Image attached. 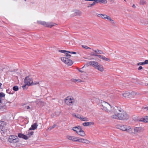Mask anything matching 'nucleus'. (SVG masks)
Segmentation results:
<instances>
[{"label":"nucleus","instance_id":"a18cd8bd","mask_svg":"<svg viewBox=\"0 0 148 148\" xmlns=\"http://www.w3.org/2000/svg\"><path fill=\"white\" fill-rule=\"evenodd\" d=\"M96 3H95V2H93V3H92L90 4V6H92L94 5Z\"/></svg>","mask_w":148,"mask_h":148},{"label":"nucleus","instance_id":"0e129e2a","mask_svg":"<svg viewBox=\"0 0 148 148\" xmlns=\"http://www.w3.org/2000/svg\"><path fill=\"white\" fill-rule=\"evenodd\" d=\"M147 85L148 86V84H147Z\"/></svg>","mask_w":148,"mask_h":148},{"label":"nucleus","instance_id":"052dcab7","mask_svg":"<svg viewBox=\"0 0 148 148\" xmlns=\"http://www.w3.org/2000/svg\"><path fill=\"white\" fill-rule=\"evenodd\" d=\"M147 110H148V107L147 108Z\"/></svg>","mask_w":148,"mask_h":148},{"label":"nucleus","instance_id":"9b49d317","mask_svg":"<svg viewBox=\"0 0 148 148\" xmlns=\"http://www.w3.org/2000/svg\"><path fill=\"white\" fill-rule=\"evenodd\" d=\"M25 82L29 86L31 85L32 83V78H29V76L26 77L25 79Z\"/></svg>","mask_w":148,"mask_h":148},{"label":"nucleus","instance_id":"c9c22d12","mask_svg":"<svg viewBox=\"0 0 148 148\" xmlns=\"http://www.w3.org/2000/svg\"><path fill=\"white\" fill-rule=\"evenodd\" d=\"M13 89L15 91H17L18 90V87L17 86H15L13 87Z\"/></svg>","mask_w":148,"mask_h":148},{"label":"nucleus","instance_id":"20e7f679","mask_svg":"<svg viewBox=\"0 0 148 148\" xmlns=\"http://www.w3.org/2000/svg\"><path fill=\"white\" fill-rule=\"evenodd\" d=\"M61 59L62 62L67 64L68 66H71L73 63V62L72 60L66 57H61Z\"/></svg>","mask_w":148,"mask_h":148},{"label":"nucleus","instance_id":"603ef678","mask_svg":"<svg viewBox=\"0 0 148 148\" xmlns=\"http://www.w3.org/2000/svg\"><path fill=\"white\" fill-rule=\"evenodd\" d=\"M77 69L81 73H82L83 72V71H82V70H81L80 69L78 68Z\"/></svg>","mask_w":148,"mask_h":148},{"label":"nucleus","instance_id":"473e14b6","mask_svg":"<svg viewBox=\"0 0 148 148\" xmlns=\"http://www.w3.org/2000/svg\"><path fill=\"white\" fill-rule=\"evenodd\" d=\"M66 54L65 55V56L67 58H70L71 56V55L69 53H68L66 52Z\"/></svg>","mask_w":148,"mask_h":148},{"label":"nucleus","instance_id":"de8ad7c7","mask_svg":"<svg viewBox=\"0 0 148 148\" xmlns=\"http://www.w3.org/2000/svg\"><path fill=\"white\" fill-rule=\"evenodd\" d=\"M25 109H30V107H29V106H25Z\"/></svg>","mask_w":148,"mask_h":148},{"label":"nucleus","instance_id":"c03bdc74","mask_svg":"<svg viewBox=\"0 0 148 148\" xmlns=\"http://www.w3.org/2000/svg\"><path fill=\"white\" fill-rule=\"evenodd\" d=\"M143 62L144 64H148V60H146Z\"/></svg>","mask_w":148,"mask_h":148},{"label":"nucleus","instance_id":"b1692460","mask_svg":"<svg viewBox=\"0 0 148 148\" xmlns=\"http://www.w3.org/2000/svg\"><path fill=\"white\" fill-rule=\"evenodd\" d=\"M7 108L6 106L3 103H0V109L1 110H3L6 109Z\"/></svg>","mask_w":148,"mask_h":148},{"label":"nucleus","instance_id":"4c0bfd02","mask_svg":"<svg viewBox=\"0 0 148 148\" xmlns=\"http://www.w3.org/2000/svg\"><path fill=\"white\" fill-rule=\"evenodd\" d=\"M5 95L3 92H0V98L4 97Z\"/></svg>","mask_w":148,"mask_h":148},{"label":"nucleus","instance_id":"4be33fe9","mask_svg":"<svg viewBox=\"0 0 148 148\" xmlns=\"http://www.w3.org/2000/svg\"><path fill=\"white\" fill-rule=\"evenodd\" d=\"M140 121L144 123H148V116H146L144 118L141 119L140 120Z\"/></svg>","mask_w":148,"mask_h":148},{"label":"nucleus","instance_id":"423d86ee","mask_svg":"<svg viewBox=\"0 0 148 148\" xmlns=\"http://www.w3.org/2000/svg\"><path fill=\"white\" fill-rule=\"evenodd\" d=\"M98 17L101 18L103 19H107L110 21L111 23L113 25L115 24L114 21L112 20L111 18L106 14H99L97 15Z\"/></svg>","mask_w":148,"mask_h":148},{"label":"nucleus","instance_id":"c85d7f7f","mask_svg":"<svg viewBox=\"0 0 148 148\" xmlns=\"http://www.w3.org/2000/svg\"><path fill=\"white\" fill-rule=\"evenodd\" d=\"M80 120L82 121H88V119L86 117H81Z\"/></svg>","mask_w":148,"mask_h":148},{"label":"nucleus","instance_id":"79ce46f5","mask_svg":"<svg viewBox=\"0 0 148 148\" xmlns=\"http://www.w3.org/2000/svg\"><path fill=\"white\" fill-rule=\"evenodd\" d=\"M82 116L80 115L79 114H78L77 115L76 118H77L78 119H79L80 120Z\"/></svg>","mask_w":148,"mask_h":148},{"label":"nucleus","instance_id":"a19ab883","mask_svg":"<svg viewBox=\"0 0 148 148\" xmlns=\"http://www.w3.org/2000/svg\"><path fill=\"white\" fill-rule=\"evenodd\" d=\"M144 63L143 62H139L137 64V65L138 66H140V65H144Z\"/></svg>","mask_w":148,"mask_h":148},{"label":"nucleus","instance_id":"4468645a","mask_svg":"<svg viewBox=\"0 0 148 148\" xmlns=\"http://www.w3.org/2000/svg\"><path fill=\"white\" fill-rule=\"evenodd\" d=\"M82 128L80 126H78L74 127L73 128L72 130L78 133L79 131L81 130Z\"/></svg>","mask_w":148,"mask_h":148},{"label":"nucleus","instance_id":"4d7b16f0","mask_svg":"<svg viewBox=\"0 0 148 148\" xmlns=\"http://www.w3.org/2000/svg\"><path fill=\"white\" fill-rule=\"evenodd\" d=\"M91 6H90V4H89V5H88V6H87V7H88V8H89V7H90Z\"/></svg>","mask_w":148,"mask_h":148},{"label":"nucleus","instance_id":"393cba45","mask_svg":"<svg viewBox=\"0 0 148 148\" xmlns=\"http://www.w3.org/2000/svg\"><path fill=\"white\" fill-rule=\"evenodd\" d=\"M130 95V94L127 92H125L122 94L123 96L125 97H129Z\"/></svg>","mask_w":148,"mask_h":148},{"label":"nucleus","instance_id":"f257e3e1","mask_svg":"<svg viewBox=\"0 0 148 148\" xmlns=\"http://www.w3.org/2000/svg\"><path fill=\"white\" fill-rule=\"evenodd\" d=\"M113 114L110 117L113 119L119 120H126L128 119L129 116L126 112L122 109L116 107L112 111Z\"/></svg>","mask_w":148,"mask_h":148},{"label":"nucleus","instance_id":"49530a36","mask_svg":"<svg viewBox=\"0 0 148 148\" xmlns=\"http://www.w3.org/2000/svg\"><path fill=\"white\" fill-rule=\"evenodd\" d=\"M143 69V67L142 66H140L138 68V70L139 71Z\"/></svg>","mask_w":148,"mask_h":148},{"label":"nucleus","instance_id":"9d476101","mask_svg":"<svg viewBox=\"0 0 148 148\" xmlns=\"http://www.w3.org/2000/svg\"><path fill=\"white\" fill-rule=\"evenodd\" d=\"M94 51L90 53V55L91 56H95V55H99V54H104L103 52L101 50L98 49L96 50L92 49Z\"/></svg>","mask_w":148,"mask_h":148},{"label":"nucleus","instance_id":"f03ea898","mask_svg":"<svg viewBox=\"0 0 148 148\" xmlns=\"http://www.w3.org/2000/svg\"><path fill=\"white\" fill-rule=\"evenodd\" d=\"M101 108L104 111L108 113H110L112 114L113 112H112V111L113 110V109H112L111 106L107 102L105 101L102 102Z\"/></svg>","mask_w":148,"mask_h":148},{"label":"nucleus","instance_id":"5fc2aeb1","mask_svg":"<svg viewBox=\"0 0 148 148\" xmlns=\"http://www.w3.org/2000/svg\"><path fill=\"white\" fill-rule=\"evenodd\" d=\"M132 7H133V8H136V6L134 4H133L132 6Z\"/></svg>","mask_w":148,"mask_h":148},{"label":"nucleus","instance_id":"412c9836","mask_svg":"<svg viewBox=\"0 0 148 148\" xmlns=\"http://www.w3.org/2000/svg\"><path fill=\"white\" fill-rule=\"evenodd\" d=\"M59 51L60 52H61L62 53H65V52L69 53H70L72 54H76V52H75L68 51H66L65 50H59Z\"/></svg>","mask_w":148,"mask_h":148},{"label":"nucleus","instance_id":"f8f14e48","mask_svg":"<svg viewBox=\"0 0 148 148\" xmlns=\"http://www.w3.org/2000/svg\"><path fill=\"white\" fill-rule=\"evenodd\" d=\"M77 142L79 143H82L86 144H88L90 143V141L86 139H84L82 138H80L79 137L78 138Z\"/></svg>","mask_w":148,"mask_h":148},{"label":"nucleus","instance_id":"680f3d73","mask_svg":"<svg viewBox=\"0 0 148 148\" xmlns=\"http://www.w3.org/2000/svg\"><path fill=\"white\" fill-rule=\"evenodd\" d=\"M124 1H126V0H124Z\"/></svg>","mask_w":148,"mask_h":148},{"label":"nucleus","instance_id":"3c124183","mask_svg":"<svg viewBox=\"0 0 148 148\" xmlns=\"http://www.w3.org/2000/svg\"><path fill=\"white\" fill-rule=\"evenodd\" d=\"M147 107H143L142 108V109H147Z\"/></svg>","mask_w":148,"mask_h":148},{"label":"nucleus","instance_id":"13d9d810","mask_svg":"<svg viewBox=\"0 0 148 148\" xmlns=\"http://www.w3.org/2000/svg\"><path fill=\"white\" fill-rule=\"evenodd\" d=\"M85 1H91V0H84Z\"/></svg>","mask_w":148,"mask_h":148},{"label":"nucleus","instance_id":"6e6d98bb","mask_svg":"<svg viewBox=\"0 0 148 148\" xmlns=\"http://www.w3.org/2000/svg\"><path fill=\"white\" fill-rule=\"evenodd\" d=\"M2 103V100L1 98H0V103Z\"/></svg>","mask_w":148,"mask_h":148},{"label":"nucleus","instance_id":"6ab92c4d","mask_svg":"<svg viewBox=\"0 0 148 148\" xmlns=\"http://www.w3.org/2000/svg\"><path fill=\"white\" fill-rule=\"evenodd\" d=\"M38 125L36 123L33 124L32 125L31 127L29 129V130H35L37 128Z\"/></svg>","mask_w":148,"mask_h":148},{"label":"nucleus","instance_id":"7ed1b4c3","mask_svg":"<svg viewBox=\"0 0 148 148\" xmlns=\"http://www.w3.org/2000/svg\"><path fill=\"white\" fill-rule=\"evenodd\" d=\"M143 127H135L131 128L130 134H137L143 132L144 131Z\"/></svg>","mask_w":148,"mask_h":148},{"label":"nucleus","instance_id":"39448f33","mask_svg":"<svg viewBox=\"0 0 148 148\" xmlns=\"http://www.w3.org/2000/svg\"><path fill=\"white\" fill-rule=\"evenodd\" d=\"M65 103L68 105H73L75 101L73 98L70 96H68L65 99Z\"/></svg>","mask_w":148,"mask_h":148},{"label":"nucleus","instance_id":"58836bf2","mask_svg":"<svg viewBox=\"0 0 148 148\" xmlns=\"http://www.w3.org/2000/svg\"><path fill=\"white\" fill-rule=\"evenodd\" d=\"M82 47L83 48H84L85 49H91V48H90L88 47V46H86V45H82Z\"/></svg>","mask_w":148,"mask_h":148},{"label":"nucleus","instance_id":"8fccbe9b","mask_svg":"<svg viewBox=\"0 0 148 148\" xmlns=\"http://www.w3.org/2000/svg\"><path fill=\"white\" fill-rule=\"evenodd\" d=\"M10 90L8 89L7 90H6V92L7 93H9L10 94H12L11 93H10Z\"/></svg>","mask_w":148,"mask_h":148},{"label":"nucleus","instance_id":"a878e982","mask_svg":"<svg viewBox=\"0 0 148 148\" xmlns=\"http://www.w3.org/2000/svg\"><path fill=\"white\" fill-rule=\"evenodd\" d=\"M29 130H28V132L27 133V136L28 138V137H30L34 133L33 132H30Z\"/></svg>","mask_w":148,"mask_h":148},{"label":"nucleus","instance_id":"e2e57ef3","mask_svg":"<svg viewBox=\"0 0 148 148\" xmlns=\"http://www.w3.org/2000/svg\"><path fill=\"white\" fill-rule=\"evenodd\" d=\"M25 1H26V0H24Z\"/></svg>","mask_w":148,"mask_h":148},{"label":"nucleus","instance_id":"bb28decb","mask_svg":"<svg viewBox=\"0 0 148 148\" xmlns=\"http://www.w3.org/2000/svg\"><path fill=\"white\" fill-rule=\"evenodd\" d=\"M71 82H82V81L79 79H72L71 80Z\"/></svg>","mask_w":148,"mask_h":148},{"label":"nucleus","instance_id":"f3484780","mask_svg":"<svg viewBox=\"0 0 148 148\" xmlns=\"http://www.w3.org/2000/svg\"><path fill=\"white\" fill-rule=\"evenodd\" d=\"M96 69L101 72H103L104 71V68L103 66L100 64H98Z\"/></svg>","mask_w":148,"mask_h":148},{"label":"nucleus","instance_id":"c756f323","mask_svg":"<svg viewBox=\"0 0 148 148\" xmlns=\"http://www.w3.org/2000/svg\"><path fill=\"white\" fill-rule=\"evenodd\" d=\"M82 14V12L79 10H77L75 12V15H80Z\"/></svg>","mask_w":148,"mask_h":148},{"label":"nucleus","instance_id":"864d4df0","mask_svg":"<svg viewBox=\"0 0 148 148\" xmlns=\"http://www.w3.org/2000/svg\"><path fill=\"white\" fill-rule=\"evenodd\" d=\"M77 115H76L74 113L73 114V116H75V117L76 118V116H77Z\"/></svg>","mask_w":148,"mask_h":148},{"label":"nucleus","instance_id":"cd10ccee","mask_svg":"<svg viewBox=\"0 0 148 148\" xmlns=\"http://www.w3.org/2000/svg\"><path fill=\"white\" fill-rule=\"evenodd\" d=\"M146 3V1L145 0H140V1L139 4L141 5H144Z\"/></svg>","mask_w":148,"mask_h":148},{"label":"nucleus","instance_id":"e433bc0d","mask_svg":"<svg viewBox=\"0 0 148 148\" xmlns=\"http://www.w3.org/2000/svg\"><path fill=\"white\" fill-rule=\"evenodd\" d=\"M103 60L105 61H106L108 62H110V59L105 57L104 56Z\"/></svg>","mask_w":148,"mask_h":148},{"label":"nucleus","instance_id":"09e8293b","mask_svg":"<svg viewBox=\"0 0 148 148\" xmlns=\"http://www.w3.org/2000/svg\"><path fill=\"white\" fill-rule=\"evenodd\" d=\"M98 0H91V1H94L93 2H95V3H98Z\"/></svg>","mask_w":148,"mask_h":148},{"label":"nucleus","instance_id":"f704fd0d","mask_svg":"<svg viewBox=\"0 0 148 148\" xmlns=\"http://www.w3.org/2000/svg\"><path fill=\"white\" fill-rule=\"evenodd\" d=\"M56 126V125L55 124L54 125H53L50 126L49 127L48 129V130H51L52 129L54 128Z\"/></svg>","mask_w":148,"mask_h":148},{"label":"nucleus","instance_id":"ddd939ff","mask_svg":"<svg viewBox=\"0 0 148 148\" xmlns=\"http://www.w3.org/2000/svg\"><path fill=\"white\" fill-rule=\"evenodd\" d=\"M67 138L68 139L75 142L77 141L78 138V137L69 136H67Z\"/></svg>","mask_w":148,"mask_h":148},{"label":"nucleus","instance_id":"2eb2a0df","mask_svg":"<svg viewBox=\"0 0 148 148\" xmlns=\"http://www.w3.org/2000/svg\"><path fill=\"white\" fill-rule=\"evenodd\" d=\"M89 64L90 65L93 66L95 69L97 67V66L99 64L97 62L90 61L89 62Z\"/></svg>","mask_w":148,"mask_h":148},{"label":"nucleus","instance_id":"7c9ffc66","mask_svg":"<svg viewBox=\"0 0 148 148\" xmlns=\"http://www.w3.org/2000/svg\"><path fill=\"white\" fill-rule=\"evenodd\" d=\"M106 0H99L98 1V3H107Z\"/></svg>","mask_w":148,"mask_h":148},{"label":"nucleus","instance_id":"5701e85b","mask_svg":"<svg viewBox=\"0 0 148 148\" xmlns=\"http://www.w3.org/2000/svg\"><path fill=\"white\" fill-rule=\"evenodd\" d=\"M77 134L82 136H84L85 135V134L84 131L82 130V129H81V130L79 131Z\"/></svg>","mask_w":148,"mask_h":148},{"label":"nucleus","instance_id":"aec40b11","mask_svg":"<svg viewBox=\"0 0 148 148\" xmlns=\"http://www.w3.org/2000/svg\"><path fill=\"white\" fill-rule=\"evenodd\" d=\"M83 125L84 126H87L94 125V123L93 122H86L83 123Z\"/></svg>","mask_w":148,"mask_h":148},{"label":"nucleus","instance_id":"6e6552de","mask_svg":"<svg viewBox=\"0 0 148 148\" xmlns=\"http://www.w3.org/2000/svg\"><path fill=\"white\" fill-rule=\"evenodd\" d=\"M8 140L11 143H16L19 141V139L16 136L11 135L9 137Z\"/></svg>","mask_w":148,"mask_h":148},{"label":"nucleus","instance_id":"1a4fd4ad","mask_svg":"<svg viewBox=\"0 0 148 148\" xmlns=\"http://www.w3.org/2000/svg\"><path fill=\"white\" fill-rule=\"evenodd\" d=\"M119 128L123 131H126L130 134L131 128L129 126L122 125L120 126Z\"/></svg>","mask_w":148,"mask_h":148},{"label":"nucleus","instance_id":"dca6fc26","mask_svg":"<svg viewBox=\"0 0 148 148\" xmlns=\"http://www.w3.org/2000/svg\"><path fill=\"white\" fill-rule=\"evenodd\" d=\"M5 125L6 123L5 122L3 121H0V131L3 130Z\"/></svg>","mask_w":148,"mask_h":148},{"label":"nucleus","instance_id":"72a5a7b5","mask_svg":"<svg viewBox=\"0 0 148 148\" xmlns=\"http://www.w3.org/2000/svg\"><path fill=\"white\" fill-rule=\"evenodd\" d=\"M95 55V56H97V57H98L99 58L102 59V60L103 59V58L104 57V56L101 55Z\"/></svg>","mask_w":148,"mask_h":148},{"label":"nucleus","instance_id":"37998d69","mask_svg":"<svg viewBox=\"0 0 148 148\" xmlns=\"http://www.w3.org/2000/svg\"><path fill=\"white\" fill-rule=\"evenodd\" d=\"M140 22L143 24L145 25L146 24V22L144 21L140 20Z\"/></svg>","mask_w":148,"mask_h":148},{"label":"nucleus","instance_id":"a211bd4d","mask_svg":"<svg viewBox=\"0 0 148 148\" xmlns=\"http://www.w3.org/2000/svg\"><path fill=\"white\" fill-rule=\"evenodd\" d=\"M18 136L20 138H23L25 140H27L28 139L27 136L21 133L18 134Z\"/></svg>","mask_w":148,"mask_h":148},{"label":"nucleus","instance_id":"bf43d9fd","mask_svg":"<svg viewBox=\"0 0 148 148\" xmlns=\"http://www.w3.org/2000/svg\"><path fill=\"white\" fill-rule=\"evenodd\" d=\"M112 2H113V0H110Z\"/></svg>","mask_w":148,"mask_h":148},{"label":"nucleus","instance_id":"ea45409f","mask_svg":"<svg viewBox=\"0 0 148 148\" xmlns=\"http://www.w3.org/2000/svg\"><path fill=\"white\" fill-rule=\"evenodd\" d=\"M39 84L38 82H33V81H32V85H36V84Z\"/></svg>","mask_w":148,"mask_h":148},{"label":"nucleus","instance_id":"0eeeda50","mask_svg":"<svg viewBox=\"0 0 148 148\" xmlns=\"http://www.w3.org/2000/svg\"><path fill=\"white\" fill-rule=\"evenodd\" d=\"M37 23L38 24H40L45 27H51L54 26V24L52 23H47L45 21H37Z\"/></svg>","mask_w":148,"mask_h":148},{"label":"nucleus","instance_id":"2f4dec72","mask_svg":"<svg viewBox=\"0 0 148 148\" xmlns=\"http://www.w3.org/2000/svg\"><path fill=\"white\" fill-rule=\"evenodd\" d=\"M28 86L29 85L26 83H25V84L22 86V88L23 89H25V88H27Z\"/></svg>","mask_w":148,"mask_h":148}]
</instances>
